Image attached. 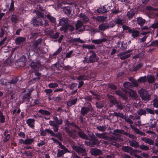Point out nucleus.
Listing matches in <instances>:
<instances>
[{
  "instance_id": "nucleus-15",
  "label": "nucleus",
  "mask_w": 158,
  "mask_h": 158,
  "mask_svg": "<svg viewBox=\"0 0 158 158\" xmlns=\"http://www.w3.org/2000/svg\"><path fill=\"white\" fill-rule=\"evenodd\" d=\"M88 140H89L88 143L90 146H93V145L98 144L100 143L99 141L98 140L96 137L95 138L89 139Z\"/></svg>"
},
{
  "instance_id": "nucleus-47",
  "label": "nucleus",
  "mask_w": 158,
  "mask_h": 158,
  "mask_svg": "<svg viewBox=\"0 0 158 158\" xmlns=\"http://www.w3.org/2000/svg\"><path fill=\"white\" fill-rule=\"evenodd\" d=\"M137 113L140 115H146V112L145 109H140L137 111Z\"/></svg>"
},
{
  "instance_id": "nucleus-25",
  "label": "nucleus",
  "mask_w": 158,
  "mask_h": 158,
  "mask_svg": "<svg viewBox=\"0 0 158 158\" xmlns=\"http://www.w3.org/2000/svg\"><path fill=\"white\" fill-rule=\"evenodd\" d=\"M15 65L20 68H23L26 65V64L24 62L20 61V60H18L15 62Z\"/></svg>"
},
{
  "instance_id": "nucleus-39",
  "label": "nucleus",
  "mask_w": 158,
  "mask_h": 158,
  "mask_svg": "<svg viewBox=\"0 0 158 158\" xmlns=\"http://www.w3.org/2000/svg\"><path fill=\"white\" fill-rule=\"evenodd\" d=\"M82 22L78 20L75 25L76 29L77 30L81 28L82 27Z\"/></svg>"
},
{
  "instance_id": "nucleus-7",
  "label": "nucleus",
  "mask_w": 158,
  "mask_h": 158,
  "mask_svg": "<svg viewBox=\"0 0 158 158\" xmlns=\"http://www.w3.org/2000/svg\"><path fill=\"white\" fill-rule=\"evenodd\" d=\"M106 133H103L102 134L99 133H96V135L98 138L102 139L105 140L111 141L112 140V138L111 137H109L106 135Z\"/></svg>"
},
{
  "instance_id": "nucleus-29",
  "label": "nucleus",
  "mask_w": 158,
  "mask_h": 158,
  "mask_svg": "<svg viewBox=\"0 0 158 158\" xmlns=\"http://www.w3.org/2000/svg\"><path fill=\"white\" fill-rule=\"evenodd\" d=\"M122 150L124 152L129 153L132 148L128 146H123L122 148Z\"/></svg>"
},
{
  "instance_id": "nucleus-41",
  "label": "nucleus",
  "mask_w": 158,
  "mask_h": 158,
  "mask_svg": "<svg viewBox=\"0 0 158 158\" xmlns=\"http://www.w3.org/2000/svg\"><path fill=\"white\" fill-rule=\"evenodd\" d=\"M139 83H145L147 81V77L145 76L140 77L137 80Z\"/></svg>"
},
{
  "instance_id": "nucleus-54",
  "label": "nucleus",
  "mask_w": 158,
  "mask_h": 158,
  "mask_svg": "<svg viewBox=\"0 0 158 158\" xmlns=\"http://www.w3.org/2000/svg\"><path fill=\"white\" fill-rule=\"evenodd\" d=\"M153 105L155 107L158 108V99L155 98L153 101Z\"/></svg>"
},
{
  "instance_id": "nucleus-1",
  "label": "nucleus",
  "mask_w": 158,
  "mask_h": 158,
  "mask_svg": "<svg viewBox=\"0 0 158 158\" xmlns=\"http://www.w3.org/2000/svg\"><path fill=\"white\" fill-rule=\"evenodd\" d=\"M89 52L91 53L90 56H89L88 58L85 57L83 60V62L90 64L93 63L98 61L99 58L97 56L95 52L93 50L90 51Z\"/></svg>"
},
{
  "instance_id": "nucleus-32",
  "label": "nucleus",
  "mask_w": 158,
  "mask_h": 158,
  "mask_svg": "<svg viewBox=\"0 0 158 158\" xmlns=\"http://www.w3.org/2000/svg\"><path fill=\"white\" fill-rule=\"evenodd\" d=\"M42 41V39L41 38H39L33 44V48L35 49L36 48L38 45L41 43Z\"/></svg>"
},
{
  "instance_id": "nucleus-18",
  "label": "nucleus",
  "mask_w": 158,
  "mask_h": 158,
  "mask_svg": "<svg viewBox=\"0 0 158 158\" xmlns=\"http://www.w3.org/2000/svg\"><path fill=\"white\" fill-rule=\"evenodd\" d=\"M32 69L34 70H39L40 67L39 64L36 62H32L30 64Z\"/></svg>"
},
{
  "instance_id": "nucleus-52",
  "label": "nucleus",
  "mask_w": 158,
  "mask_h": 158,
  "mask_svg": "<svg viewBox=\"0 0 158 158\" xmlns=\"http://www.w3.org/2000/svg\"><path fill=\"white\" fill-rule=\"evenodd\" d=\"M139 147L140 149L144 151H148L149 150V147L146 145H141L139 146Z\"/></svg>"
},
{
  "instance_id": "nucleus-22",
  "label": "nucleus",
  "mask_w": 158,
  "mask_h": 158,
  "mask_svg": "<svg viewBox=\"0 0 158 158\" xmlns=\"http://www.w3.org/2000/svg\"><path fill=\"white\" fill-rule=\"evenodd\" d=\"M146 77L148 82L150 84H153L155 81V78L153 75H148Z\"/></svg>"
},
{
  "instance_id": "nucleus-61",
  "label": "nucleus",
  "mask_w": 158,
  "mask_h": 158,
  "mask_svg": "<svg viewBox=\"0 0 158 158\" xmlns=\"http://www.w3.org/2000/svg\"><path fill=\"white\" fill-rule=\"evenodd\" d=\"M135 131L136 134H139L141 136H145L146 135L144 132H142L141 131H140L138 129H136L135 130Z\"/></svg>"
},
{
  "instance_id": "nucleus-17",
  "label": "nucleus",
  "mask_w": 158,
  "mask_h": 158,
  "mask_svg": "<svg viewBox=\"0 0 158 158\" xmlns=\"http://www.w3.org/2000/svg\"><path fill=\"white\" fill-rule=\"evenodd\" d=\"M130 146L132 147L137 148L139 147V144L137 141L134 139H130L129 140Z\"/></svg>"
},
{
  "instance_id": "nucleus-35",
  "label": "nucleus",
  "mask_w": 158,
  "mask_h": 158,
  "mask_svg": "<svg viewBox=\"0 0 158 158\" xmlns=\"http://www.w3.org/2000/svg\"><path fill=\"white\" fill-rule=\"evenodd\" d=\"M68 22V19L67 18H63L60 20V23L61 25H67Z\"/></svg>"
},
{
  "instance_id": "nucleus-50",
  "label": "nucleus",
  "mask_w": 158,
  "mask_h": 158,
  "mask_svg": "<svg viewBox=\"0 0 158 158\" xmlns=\"http://www.w3.org/2000/svg\"><path fill=\"white\" fill-rule=\"evenodd\" d=\"M18 20L17 16L15 15H13L11 18V20L13 23H16Z\"/></svg>"
},
{
  "instance_id": "nucleus-26",
  "label": "nucleus",
  "mask_w": 158,
  "mask_h": 158,
  "mask_svg": "<svg viewBox=\"0 0 158 158\" xmlns=\"http://www.w3.org/2000/svg\"><path fill=\"white\" fill-rule=\"evenodd\" d=\"M19 77H13L9 81V85H11L15 84L17 81L19 80Z\"/></svg>"
},
{
  "instance_id": "nucleus-64",
  "label": "nucleus",
  "mask_w": 158,
  "mask_h": 158,
  "mask_svg": "<svg viewBox=\"0 0 158 158\" xmlns=\"http://www.w3.org/2000/svg\"><path fill=\"white\" fill-rule=\"evenodd\" d=\"M77 84L76 83H73L69 86V88L71 90H73L77 88Z\"/></svg>"
},
{
  "instance_id": "nucleus-8",
  "label": "nucleus",
  "mask_w": 158,
  "mask_h": 158,
  "mask_svg": "<svg viewBox=\"0 0 158 158\" xmlns=\"http://www.w3.org/2000/svg\"><path fill=\"white\" fill-rule=\"evenodd\" d=\"M90 153L92 155L95 156H99L102 154V152L97 148H92L91 149Z\"/></svg>"
},
{
  "instance_id": "nucleus-44",
  "label": "nucleus",
  "mask_w": 158,
  "mask_h": 158,
  "mask_svg": "<svg viewBox=\"0 0 158 158\" xmlns=\"http://www.w3.org/2000/svg\"><path fill=\"white\" fill-rule=\"evenodd\" d=\"M60 147L63 149V151L65 152H67L68 153H70V151L68 150L66 147L63 145L61 142H59V144H58Z\"/></svg>"
},
{
  "instance_id": "nucleus-14",
  "label": "nucleus",
  "mask_w": 158,
  "mask_h": 158,
  "mask_svg": "<svg viewBox=\"0 0 158 158\" xmlns=\"http://www.w3.org/2000/svg\"><path fill=\"white\" fill-rule=\"evenodd\" d=\"M140 32L137 30H135L134 28L131 29L129 31V33H131V36L134 38H137L139 36Z\"/></svg>"
},
{
  "instance_id": "nucleus-23",
  "label": "nucleus",
  "mask_w": 158,
  "mask_h": 158,
  "mask_svg": "<svg viewBox=\"0 0 158 158\" xmlns=\"http://www.w3.org/2000/svg\"><path fill=\"white\" fill-rule=\"evenodd\" d=\"M77 134L81 138L86 139H89L88 136L85 134L83 131H77Z\"/></svg>"
},
{
  "instance_id": "nucleus-9",
  "label": "nucleus",
  "mask_w": 158,
  "mask_h": 158,
  "mask_svg": "<svg viewBox=\"0 0 158 158\" xmlns=\"http://www.w3.org/2000/svg\"><path fill=\"white\" fill-rule=\"evenodd\" d=\"M31 22L35 26H43V24L41 20L38 19L37 18L34 17L32 19Z\"/></svg>"
},
{
  "instance_id": "nucleus-45",
  "label": "nucleus",
  "mask_w": 158,
  "mask_h": 158,
  "mask_svg": "<svg viewBox=\"0 0 158 158\" xmlns=\"http://www.w3.org/2000/svg\"><path fill=\"white\" fill-rule=\"evenodd\" d=\"M121 47L120 48V49L121 50H123L127 48V43H125L124 41L121 42Z\"/></svg>"
},
{
  "instance_id": "nucleus-24",
  "label": "nucleus",
  "mask_w": 158,
  "mask_h": 158,
  "mask_svg": "<svg viewBox=\"0 0 158 158\" xmlns=\"http://www.w3.org/2000/svg\"><path fill=\"white\" fill-rule=\"evenodd\" d=\"M116 94L117 95L119 96L124 100H126L128 99V97L125 94L119 90H118L116 91Z\"/></svg>"
},
{
  "instance_id": "nucleus-6",
  "label": "nucleus",
  "mask_w": 158,
  "mask_h": 158,
  "mask_svg": "<svg viewBox=\"0 0 158 158\" xmlns=\"http://www.w3.org/2000/svg\"><path fill=\"white\" fill-rule=\"evenodd\" d=\"M26 38L24 37L19 36L15 39V42L16 45H23L25 43Z\"/></svg>"
},
{
  "instance_id": "nucleus-5",
  "label": "nucleus",
  "mask_w": 158,
  "mask_h": 158,
  "mask_svg": "<svg viewBox=\"0 0 158 158\" xmlns=\"http://www.w3.org/2000/svg\"><path fill=\"white\" fill-rule=\"evenodd\" d=\"M108 98L109 102V106L112 107L115 105L117 103V99L113 96L111 95H108Z\"/></svg>"
},
{
  "instance_id": "nucleus-27",
  "label": "nucleus",
  "mask_w": 158,
  "mask_h": 158,
  "mask_svg": "<svg viewBox=\"0 0 158 158\" xmlns=\"http://www.w3.org/2000/svg\"><path fill=\"white\" fill-rule=\"evenodd\" d=\"M77 100V98L72 100H70L67 102V105L69 106H71L72 105H74L76 103Z\"/></svg>"
},
{
  "instance_id": "nucleus-33",
  "label": "nucleus",
  "mask_w": 158,
  "mask_h": 158,
  "mask_svg": "<svg viewBox=\"0 0 158 158\" xmlns=\"http://www.w3.org/2000/svg\"><path fill=\"white\" fill-rule=\"evenodd\" d=\"M143 66V64L142 63H139L136 66H134L133 67V71L136 72L139 69L141 68Z\"/></svg>"
},
{
  "instance_id": "nucleus-19",
  "label": "nucleus",
  "mask_w": 158,
  "mask_h": 158,
  "mask_svg": "<svg viewBox=\"0 0 158 158\" xmlns=\"http://www.w3.org/2000/svg\"><path fill=\"white\" fill-rule=\"evenodd\" d=\"M51 123H50V125L52 126V129L53 131L55 132H58L59 131V125L57 124L54 121H51Z\"/></svg>"
},
{
  "instance_id": "nucleus-51",
  "label": "nucleus",
  "mask_w": 158,
  "mask_h": 158,
  "mask_svg": "<svg viewBox=\"0 0 158 158\" xmlns=\"http://www.w3.org/2000/svg\"><path fill=\"white\" fill-rule=\"evenodd\" d=\"M129 94L132 97L136 98L137 94L133 90L131 89H130L129 91Z\"/></svg>"
},
{
  "instance_id": "nucleus-57",
  "label": "nucleus",
  "mask_w": 158,
  "mask_h": 158,
  "mask_svg": "<svg viewBox=\"0 0 158 158\" xmlns=\"http://www.w3.org/2000/svg\"><path fill=\"white\" fill-rule=\"evenodd\" d=\"M96 128L100 131L103 132L106 130V127L102 126L97 127Z\"/></svg>"
},
{
  "instance_id": "nucleus-30",
  "label": "nucleus",
  "mask_w": 158,
  "mask_h": 158,
  "mask_svg": "<svg viewBox=\"0 0 158 158\" xmlns=\"http://www.w3.org/2000/svg\"><path fill=\"white\" fill-rule=\"evenodd\" d=\"M98 28L100 30L103 31L107 29V24H106V23H101L99 25Z\"/></svg>"
},
{
  "instance_id": "nucleus-62",
  "label": "nucleus",
  "mask_w": 158,
  "mask_h": 158,
  "mask_svg": "<svg viewBox=\"0 0 158 158\" xmlns=\"http://www.w3.org/2000/svg\"><path fill=\"white\" fill-rule=\"evenodd\" d=\"M96 106L98 108H102L104 107L103 104L101 102H98L95 103Z\"/></svg>"
},
{
  "instance_id": "nucleus-48",
  "label": "nucleus",
  "mask_w": 158,
  "mask_h": 158,
  "mask_svg": "<svg viewBox=\"0 0 158 158\" xmlns=\"http://www.w3.org/2000/svg\"><path fill=\"white\" fill-rule=\"evenodd\" d=\"M149 46L158 47V40H156L152 41L150 44L148 46V47Z\"/></svg>"
},
{
  "instance_id": "nucleus-4",
  "label": "nucleus",
  "mask_w": 158,
  "mask_h": 158,
  "mask_svg": "<svg viewBox=\"0 0 158 158\" xmlns=\"http://www.w3.org/2000/svg\"><path fill=\"white\" fill-rule=\"evenodd\" d=\"M46 131L48 133L50 134L52 136L57 138L59 140L61 141L62 140V135L60 132L55 133L52 130L49 129H47Z\"/></svg>"
},
{
  "instance_id": "nucleus-60",
  "label": "nucleus",
  "mask_w": 158,
  "mask_h": 158,
  "mask_svg": "<svg viewBox=\"0 0 158 158\" xmlns=\"http://www.w3.org/2000/svg\"><path fill=\"white\" fill-rule=\"evenodd\" d=\"M58 84L56 83H51L48 84V87L51 88L57 87L58 86Z\"/></svg>"
},
{
  "instance_id": "nucleus-16",
  "label": "nucleus",
  "mask_w": 158,
  "mask_h": 158,
  "mask_svg": "<svg viewBox=\"0 0 158 158\" xmlns=\"http://www.w3.org/2000/svg\"><path fill=\"white\" fill-rule=\"evenodd\" d=\"M35 120L34 119L28 118L26 121V123L30 127L33 129H34L35 127Z\"/></svg>"
},
{
  "instance_id": "nucleus-46",
  "label": "nucleus",
  "mask_w": 158,
  "mask_h": 158,
  "mask_svg": "<svg viewBox=\"0 0 158 158\" xmlns=\"http://www.w3.org/2000/svg\"><path fill=\"white\" fill-rule=\"evenodd\" d=\"M63 26L60 28V30L61 31H64V33H66L67 32L68 30V24L67 25H62Z\"/></svg>"
},
{
  "instance_id": "nucleus-63",
  "label": "nucleus",
  "mask_w": 158,
  "mask_h": 158,
  "mask_svg": "<svg viewBox=\"0 0 158 158\" xmlns=\"http://www.w3.org/2000/svg\"><path fill=\"white\" fill-rule=\"evenodd\" d=\"M116 23L119 25H122L123 24V20L121 19L120 18H118L116 20Z\"/></svg>"
},
{
  "instance_id": "nucleus-53",
  "label": "nucleus",
  "mask_w": 158,
  "mask_h": 158,
  "mask_svg": "<svg viewBox=\"0 0 158 158\" xmlns=\"http://www.w3.org/2000/svg\"><path fill=\"white\" fill-rule=\"evenodd\" d=\"M77 79L79 81L85 80L86 79V77L85 75H80L77 78Z\"/></svg>"
},
{
  "instance_id": "nucleus-20",
  "label": "nucleus",
  "mask_w": 158,
  "mask_h": 158,
  "mask_svg": "<svg viewBox=\"0 0 158 158\" xmlns=\"http://www.w3.org/2000/svg\"><path fill=\"white\" fill-rule=\"evenodd\" d=\"M65 129L66 132L68 135L70 137L72 138L73 139H75L76 137V136L75 134L73 133L71 131L69 130V128L68 127H65Z\"/></svg>"
},
{
  "instance_id": "nucleus-37",
  "label": "nucleus",
  "mask_w": 158,
  "mask_h": 158,
  "mask_svg": "<svg viewBox=\"0 0 158 158\" xmlns=\"http://www.w3.org/2000/svg\"><path fill=\"white\" fill-rule=\"evenodd\" d=\"M1 84L5 86L9 85V80L5 78H2L0 80Z\"/></svg>"
},
{
  "instance_id": "nucleus-12",
  "label": "nucleus",
  "mask_w": 158,
  "mask_h": 158,
  "mask_svg": "<svg viewBox=\"0 0 158 158\" xmlns=\"http://www.w3.org/2000/svg\"><path fill=\"white\" fill-rule=\"evenodd\" d=\"M90 109L87 107L83 106L82 107L80 111V113L82 116H84L87 114L90 111Z\"/></svg>"
},
{
  "instance_id": "nucleus-36",
  "label": "nucleus",
  "mask_w": 158,
  "mask_h": 158,
  "mask_svg": "<svg viewBox=\"0 0 158 158\" xmlns=\"http://www.w3.org/2000/svg\"><path fill=\"white\" fill-rule=\"evenodd\" d=\"M34 140L33 138H28L25 139V144L31 145L34 143Z\"/></svg>"
},
{
  "instance_id": "nucleus-56",
  "label": "nucleus",
  "mask_w": 158,
  "mask_h": 158,
  "mask_svg": "<svg viewBox=\"0 0 158 158\" xmlns=\"http://www.w3.org/2000/svg\"><path fill=\"white\" fill-rule=\"evenodd\" d=\"M47 18L52 23H54L56 22V19L55 18L51 16L50 15H48Z\"/></svg>"
},
{
  "instance_id": "nucleus-42",
  "label": "nucleus",
  "mask_w": 158,
  "mask_h": 158,
  "mask_svg": "<svg viewBox=\"0 0 158 158\" xmlns=\"http://www.w3.org/2000/svg\"><path fill=\"white\" fill-rule=\"evenodd\" d=\"M68 152H65L63 150H60V149L58 150V153L57 154V157L58 158L64 155V154Z\"/></svg>"
},
{
  "instance_id": "nucleus-28",
  "label": "nucleus",
  "mask_w": 158,
  "mask_h": 158,
  "mask_svg": "<svg viewBox=\"0 0 158 158\" xmlns=\"http://www.w3.org/2000/svg\"><path fill=\"white\" fill-rule=\"evenodd\" d=\"M137 21L138 24L141 27L143 26L146 21L145 19L142 18L141 17L138 18Z\"/></svg>"
},
{
  "instance_id": "nucleus-55",
  "label": "nucleus",
  "mask_w": 158,
  "mask_h": 158,
  "mask_svg": "<svg viewBox=\"0 0 158 158\" xmlns=\"http://www.w3.org/2000/svg\"><path fill=\"white\" fill-rule=\"evenodd\" d=\"M108 87L113 90H116L117 88V87L113 83H109L108 85Z\"/></svg>"
},
{
  "instance_id": "nucleus-34",
  "label": "nucleus",
  "mask_w": 158,
  "mask_h": 158,
  "mask_svg": "<svg viewBox=\"0 0 158 158\" xmlns=\"http://www.w3.org/2000/svg\"><path fill=\"white\" fill-rule=\"evenodd\" d=\"M145 109L146 112V114H152L153 115H154V111L152 109L149 108H146Z\"/></svg>"
},
{
  "instance_id": "nucleus-3",
  "label": "nucleus",
  "mask_w": 158,
  "mask_h": 158,
  "mask_svg": "<svg viewBox=\"0 0 158 158\" xmlns=\"http://www.w3.org/2000/svg\"><path fill=\"white\" fill-rule=\"evenodd\" d=\"M72 148L78 153H81L82 156H85L87 155L86 150L85 148L77 146H72Z\"/></svg>"
},
{
  "instance_id": "nucleus-40",
  "label": "nucleus",
  "mask_w": 158,
  "mask_h": 158,
  "mask_svg": "<svg viewBox=\"0 0 158 158\" xmlns=\"http://www.w3.org/2000/svg\"><path fill=\"white\" fill-rule=\"evenodd\" d=\"M135 15L134 10H129L127 14V16L129 19H131Z\"/></svg>"
},
{
  "instance_id": "nucleus-2",
  "label": "nucleus",
  "mask_w": 158,
  "mask_h": 158,
  "mask_svg": "<svg viewBox=\"0 0 158 158\" xmlns=\"http://www.w3.org/2000/svg\"><path fill=\"white\" fill-rule=\"evenodd\" d=\"M138 92L143 100L148 101L150 99V95L148 92L145 89L142 88Z\"/></svg>"
},
{
  "instance_id": "nucleus-49",
  "label": "nucleus",
  "mask_w": 158,
  "mask_h": 158,
  "mask_svg": "<svg viewBox=\"0 0 158 158\" xmlns=\"http://www.w3.org/2000/svg\"><path fill=\"white\" fill-rule=\"evenodd\" d=\"M5 137L3 138V141L4 143H6L8 141L10 137V134L4 135Z\"/></svg>"
},
{
  "instance_id": "nucleus-59",
  "label": "nucleus",
  "mask_w": 158,
  "mask_h": 158,
  "mask_svg": "<svg viewBox=\"0 0 158 158\" xmlns=\"http://www.w3.org/2000/svg\"><path fill=\"white\" fill-rule=\"evenodd\" d=\"M60 34L59 32H56L54 34H51L50 38L52 39H57L59 37Z\"/></svg>"
},
{
  "instance_id": "nucleus-58",
  "label": "nucleus",
  "mask_w": 158,
  "mask_h": 158,
  "mask_svg": "<svg viewBox=\"0 0 158 158\" xmlns=\"http://www.w3.org/2000/svg\"><path fill=\"white\" fill-rule=\"evenodd\" d=\"M114 116H116L117 117H120L121 118H122L123 119L124 118V116L123 114L121 113L120 112H114Z\"/></svg>"
},
{
  "instance_id": "nucleus-43",
  "label": "nucleus",
  "mask_w": 158,
  "mask_h": 158,
  "mask_svg": "<svg viewBox=\"0 0 158 158\" xmlns=\"http://www.w3.org/2000/svg\"><path fill=\"white\" fill-rule=\"evenodd\" d=\"M53 118L55 121H54L57 124L60 125L62 124L63 121L62 119H59L57 117L54 116Z\"/></svg>"
},
{
  "instance_id": "nucleus-13",
  "label": "nucleus",
  "mask_w": 158,
  "mask_h": 158,
  "mask_svg": "<svg viewBox=\"0 0 158 158\" xmlns=\"http://www.w3.org/2000/svg\"><path fill=\"white\" fill-rule=\"evenodd\" d=\"M31 93L29 91L27 93L24 94L23 97V102L27 101L30 102V99L31 98Z\"/></svg>"
},
{
  "instance_id": "nucleus-21",
  "label": "nucleus",
  "mask_w": 158,
  "mask_h": 158,
  "mask_svg": "<svg viewBox=\"0 0 158 158\" xmlns=\"http://www.w3.org/2000/svg\"><path fill=\"white\" fill-rule=\"evenodd\" d=\"M141 139L142 141H144L145 143L149 145H153L154 143V141L150 138H146V137H142Z\"/></svg>"
},
{
  "instance_id": "nucleus-38",
  "label": "nucleus",
  "mask_w": 158,
  "mask_h": 158,
  "mask_svg": "<svg viewBox=\"0 0 158 158\" xmlns=\"http://www.w3.org/2000/svg\"><path fill=\"white\" fill-rule=\"evenodd\" d=\"M5 122V117L3 113L0 111V123H4Z\"/></svg>"
},
{
  "instance_id": "nucleus-31",
  "label": "nucleus",
  "mask_w": 158,
  "mask_h": 158,
  "mask_svg": "<svg viewBox=\"0 0 158 158\" xmlns=\"http://www.w3.org/2000/svg\"><path fill=\"white\" fill-rule=\"evenodd\" d=\"M38 112L41 114L45 115H49L51 114L50 112L46 110H44L42 109H40L38 110Z\"/></svg>"
},
{
  "instance_id": "nucleus-11",
  "label": "nucleus",
  "mask_w": 158,
  "mask_h": 158,
  "mask_svg": "<svg viewBox=\"0 0 158 158\" xmlns=\"http://www.w3.org/2000/svg\"><path fill=\"white\" fill-rule=\"evenodd\" d=\"M33 13H35L36 16L35 18L42 20V19H44V14L42 12H41L39 10H33Z\"/></svg>"
},
{
  "instance_id": "nucleus-10",
  "label": "nucleus",
  "mask_w": 158,
  "mask_h": 158,
  "mask_svg": "<svg viewBox=\"0 0 158 158\" xmlns=\"http://www.w3.org/2000/svg\"><path fill=\"white\" fill-rule=\"evenodd\" d=\"M107 41V40L105 38L99 39L96 40H92V42L96 44H102V43L105 42Z\"/></svg>"
}]
</instances>
